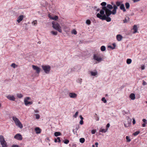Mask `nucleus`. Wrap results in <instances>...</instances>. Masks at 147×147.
Masks as SVG:
<instances>
[{"label": "nucleus", "mask_w": 147, "mask_h": 147, "mask_svg": "<svg viewBox=\"0 0 147 147\" xmlns=\"http://www.w3.org/2000/svg\"><path fill=\"white\" fill-rule=\"evenodd\" d=\"M93 59L99 62H101L102 60V58L99 57L98 55L96 54H94Z\"/></svg>", "instance_id": "6"}, {"label": "nucleus", "mask_w": 147, "mask_h": 147, "mask_svg": "<svg viewBox=\"0 0 147 147\" xmlns=\"http://www.w3.org/2000/svg\"><path fill=\"white\" fill-rule=\"evenodd\" d=\"M95 145L96 146V147H98V142H96L95 143Z\"/></svg>", "instance_id": "59"}, {"label": "nucleus", "mask_w": 147, "mask_h": 147, "mask_svg": "<svg viewBox=\"0 0 147 147\" xmlns=\"http://www.w3.org/2000/svg\"><path fill=\"white\" fill-rule=\"evenodd\" d=\"M80 118L81 119V120H83L84 119L83 117H82V115H80Z\"/></svg>", "instance_id": "56"}, {"label": "nucleus", "mask_w": 147, "mask_h": 147, "mask_svg": "<svg viewBox=\"0 0 147 147\" xmlns=\"http://www.w3.org/2000/svg\"><path fill=\"white\" fill-rule=\"evenodd\" d=\"M107 129H102L100 130L99 132H101L103 133H105L107 131Z\"/></svg>", "instance_id": "26"}, {"label": "nucleus", "mask_w": 147, "mask_h": 147, "mask_svg": "<svg viewBox=\"0 0 147 147\" xmlns=\"http://www.w3.org/2000/svg\"><path fill=\"white\" fill-rule=\"evenodd\" d=\"M82 80L81 78H78L76 80V81L77 82L80 83V84H81L82 82Z\"/></svg>", "instance_id": "33"}, {"label": "nucleus", "mask_w": 147, "mask_h": 147, "mask_svg": "<svg viewBox=\"0 0 147 147\" xmlns=\"http://www.w3.org/2000/svg\"><path fill=\"white\" fill-rule=\"evenodd\" d=\"M30 99L29 97H27L24 100V102L25 105L26 106H28L29 105H31L32 104L33 102H30L28 101V100Z\"/></svg>", "instance_id": "7"}, {"label": "nucleus", "mask_w": 147, "mask_h": 147, "mask_svg": "<svg viewBox=\"0 0 147 147\" xmlns=\"http://www.w3.org/2000/svg\"><path fill=\"white\" fill-rule=\"evenodd\" d=\"M35 130L37 134H40L41 132V129L38 127H36L35 129Z\"/></svg>", "instance_id": "15"}, {"label": "nucleus", "mask_w": 147, "mask_h": 147, "mask_svg": "<svg viewBox=\"0 0 147 147\" xmlns=\"http://www.w3.org/2000/svg\"><path fill=\"white\" fill-rule=\"evenodd\" d=\"M131 62L132 60L131 59H127L126 60V63L128 64H130L131 63Z\"/></svg>", "instance_id": "27"}, {"label": "nucleus", "mask_w": 147, "mask_h": 147, "mask_svg": "<svg viewBox=\"0 0 147 147\" xmlns=\"http://www.w3.org/2000/svg\"><path fill=\"white\" fill-rule=\"evenodd\" d=\"M106 7L107 8H108V9L110 10L112 9L113 8V7L112 6V5L111 4H107Z\"/></svg>", "instance_id": "21"}, {"label": "nucleus", "mask_w": 147, "mask_h": 147, "mask_svg": "<svg viewBox=\"0 0 147 147\" xmlns=\"http://www.w3.org/2000/svg\"><path fill=\"white\" fill-rule=\"evenodd\" d=\"M34 111L35 113H38L39 111L37 110H34Z\"/></svg>", "instance_id": "58"}, {"label": "nucleus", "mask_w": 147, "mask_h": 147, "mask_svg": "<svg viewBox=\"0 0 147 147\" xmlns=\"http://www.w3.org/2000/svg\"><path fill=\"white\" fill-rule=\"evenodd\" d=\"M124 126L125 127H127L129 126V124H126L124 123Z\"/></svg>", "instance_id": "48"}, {"label": "nucleus", "mask_w": 147, "mask_h": 147, "mask_svg": "<svg viewBox=\"0 0 147 147\" xmlns=\"http://www.w3.org/2000/svg\"><path fill=\"white\" fill-rule=\"evenodd\" d=\"M144 123H147V120L145 119H142Z\"/></svg>", "instance_id": "52"}, {"label": "nucleus", "mask_w": 147, "mask_h": 147, "mask_svg": "<svg viewBox=\"0 0 147 147\" xmlns=\"http://www.w3.org/2000/svg\"><path fill=\"white\" fill-rule=\"evenodd\" d=\"M125 6L127 9H128L130 7V4L128 2H126L125 3Z\"/></svg>", "instance_id": "25"}, {"label": "nucleus", "mask_w": 147, "mask_h": 147, "mask_svg": "<svg viewBox=\"0 0 147 147\" xmlns=\"http://www.w3.org/2000/svg\"><path fill=\"white\" fill-rule=\"evenodd\" d=\"M63 142L65 144H67L69 143V141L68 140L66 139L64 140Z\"/></svg>", "instance_id": "38"}, {"label": "nucleus", "mask_w": 147, "mask_h": 147, "mask_svg": "<svg viewBox=\"0 0 147 147\" xmlns=\"http://www.w3.org/2000/svg\"><path fill=\"white\" fill-rule=\"evenodd\" d=\"M107 5V3L106 2H103L101 3L100 5L102 6V7H106V5Z\"/></svg>", "instance_id": "34"}, {"label": "nucleus", "mask_w": 147, "mask_h": 147, "mask_svg": "<svg viewBox=\"0 0 147 147\" xmlns=\"http://www.w3.org/2000/svg\"><path fill=\"white\" fill-rule=\"evenodd\" d=\"M14 138L18 140H22V137L21 135L19 134H17L14 136Z\"/></svg>", "instance_id": "10"}, {"label": "nucleus", "mask_w": 147, "mask_h": 147, "mask_svg": "<svg viewBox=\"0 0 147 147\" xmlns=\"http://www.w3.org/2000/svg\"><path fill=\"white\" fill-rule=\"evenodd\" d=\"M86 23L87 24H88V25H89L91 23V21H90V20H87L86 21Z\"/></svg>", "instance_id": "36"}, {"label": "nucleus", "mask_w": 147, "mask_h": 147, "mask_svg": "<svg viewBox=\"0 0 147 147\" xmlns=\"http://www.w3.org/2000/svg\"><path fill=\"white\" fill-rule=\"evenodd\" d=\"M108 47L109 48H111V49H114V47H112L111 46H108Z\"/></svg>", "instance_id": "55"}, {"label": "nucleus", "mask_w": 147, "mask_h": 147, "mask_svg": "<svg viewBox=\"0 0 147 147\" xmlns=\"http://www.w3.org/2000/svg\"><path fill=\"white\" fill-rule=\"evenodd\" d=\"M79 126L78 125V126H76V129L77 130L79 128Z\"/></svg>", "instance_id": "54"}, {"label": "nucleus", "mask_w": 147, "mask_h": 147, "mask_svg": "<svg viewBox=\"0 0 147 147\" xmlns=\"http://www.w3.org/2000/svg\"><path fill=\"white\" fill-rule=\"evenodd\" d=\"M141 69H144V66H142L141 67Z\"/></svg>", "instance_id": "64"}, {"label": "nucleus", "mask_w": 147, "mask_h": 147, "mask_svg": "<svg viewBox=\"0 0 147 147\" xmlns=\"http://www.w3.org/2000/svg\"><path fill=\"white\" fill-rule=\"evenodd\" d=\"M84 123L83 121V120H81L80 121V123L81 125L83 124Z\"/></svg>", "instance_id": "50"}, {"label": "nucleus", "mask_w": 147, "mask_h": 147, "mask_svg": "<svg viewBox=\"0 0 147 147\" xmlns=\"http://www.w3.org/2000/svg\"><path fill=\"white\" fill-rule=\"evenodd\" d=\"M17 97L19 98H21L23 97V95L21 94H18L17 95Z\"/></svg>", "instance_id": "35"}, {"label": "nucleus", "mask_w": 147, "mask_h": 147, "mask_svg": "<svg viewBox=\"0 0 147 147\" xmlns=\"http://www.w3.org/2000/svg\"><path fill=\"white\" fill-rule=\"evenodd\" d=\"M85 140L84 138H81L80 139V142L82 143H84Z\"/></svg>", "instance_id": "31"}, {"label": "nucleus", "mask_w": 147, "mask_h": 147, "mask_svg": "<svg viewBox=\"0 0 147 147\" xmlns=\"http://www.w3.org/2000/svg\"><path fill=\"white\" fill-rule=\"evenodd\" d=\"M1 144L2 145V147H7V144L5 141L4 142H1Z\"/></svg>", "instance_id": "17"}, {"label": "nucleus", "mask_w": 147, "mask_h": 147, "mask_svg": "<svg viewBox=\"0 0 147 147\" xmlns=\"http://www.w3.org/2000/svg\"><path fill=\"white\" fill-rule=\"evenodd\" d=\"M120 8L121 10H123V12H125L126 11V10L125 8L124 5L122 3V4L120 6Z\"/></svg>", "instance_id": "16"}, {"label": "nucleus", "mask_w": 147, "mask_h": 147, "mask_svg": "<svg viewBox=\"0 0 147 147\" xmlns=\"http://www.w3.org/2000/svg\"><path fill=\"white\" fill-rule=\"evenodd\" d=\"M100 50L102 51H105L106 50V47L104 46H102L100 47Z\"/></svg>", "instance_id": "28"}, {"label": "nucleus", "mask_w": 147, "mask_h": 147, "mask_svg": "<svg viewBox=\"0 0 147 147\" xmlns=\"http://www.w3.org/2000/svg\"><path fill=\"white\" fill-rule=\"evenodd\" d=\"M112 45L113 46V47H114V49L116 47V44L115 43H113Z\"/></svg>", "instance_id": "57"}, {"label": "nucleus", "mask_w": 147, "mask_h": 147, "mask_svg": "<svg viewBox=\"0 0 147 147\" xmlns=\"http://www.w3.org/2000/svg\"><path fill=\"white\" fill-rule=\"evenodd\" d=\"M11 147H19V146L17 145H13Z\"/></svg>", "instance_id": "49"}, {"label": "nucleus", "mask_w": 147, "mask_h": 147, "mask_svg": "<svg viewBox=\"0 0 147 147\" xmlns=\"http://www.w3.org/2000/svg\"><path fill=\"white\" fill-rule=\"evenodd\" d=\"M110 126V124L109 123H107V125H106V128H107L106 129L107 130H108V128Z\"/></svg>", "instance_id": "46"}, {"label": "nucleus", "mask_w": 147, "mask_h": 147, "mask_svg": "<svg viewBox=\"0 0 147 147\" xmlns=\"http://www.w3.org/2000/svg\"><path fill=\"white\" fill-rule=\"evenodd\" d=\"M5 139L4 137L2 135H0V142H5Z\"/></svg>", "instance_id": "22"}, {"label": "nucleus", "mask_w": 147, "mask_h": 147, "mask_svg": "<svg viewBox=\"0 0 147 147\" xmlns=\"http://www.w3.org/2000/svg\"><path fill=\"white\" fill-rule=\"evenodd\" d=\"M132 123L133 124H134L136 123V121L134 119H133Z\"/></svg>", "instance_id": "53"}, {"label": "nucleus", "mask_w": 147, "mask_h": 147, "mask_svg": "<svg viewBox=\"0 0 147 147\" xmlns=\"http://www.w3.org/2000/svg\"><path fill=\"white\" fill-rule=\"evenodd\" d=\"M24 16L23 15L20 16L18 18L17 21L18 23H20L23 20Z\"/></svg>", "instance_id": "13"}, {"label": "nucleus", "mask_w": 147, "mask_h": 147, "mask_svg": "<svg viewBox=\"0 0 147 147\" xmlns=\"http://www.w3.org/2000/svg\"><path fill=\"white\" fill-rule=\"evenodd\" d=\"M96 16L97 18L100 19L102 20H106L107 22H110L111 21V18L109 16H107L106 15L102 16L99 13H98L97 14Z\"/></svg>", "instance_id": "2"}, {"label": "nucleus", "mask_w": 147, "mask_h": 147, "mask_svg": "<svg viewBox=\"0 0 147 147\" xmlns=\"http://www.w3.org/2000/svg\"><path fill=\"white\" fill-rule=\"evenodd\" d=\"M42 69L45 73L49 74L51 69V66L49 65H42Z\"/></svg>", "instance_id": "5"}, {"label": "nucleus", "mask_w": 147, "mask_h": 147, "mask_svg": "<svg viewBox=\"0 0 147 147\" xmlns=\"http://www.w3.org/2000/svg\"><path fill=\"white\" fill-rule=\"evenodd\" d=\"M140 133L139 131H137L135 132L133 134V135L134 136H136L138 135Z\"/></svg>", "instance_id": "30"}, {"label": "nucleus", "mask_w": 147, "mask_h": 147, "mask_svg": "<svg viewBox=\"0 0 147 147\" xmlns=\"http://www.w3.org/2000/svg\"><path fill=\"white\" fill-rule=\"evenodd\" d=\"M137 26L136 25H135L133 28V30H134V33H135L137 32Z\"/></svg>", "instance_id": "19"}, {"label": "nucleus", "mask_w": 147, "mask_h": 147, "mask_svg": "<svg viewBox=\"0 0 147 147\" xmlns=\"http://www.w3.org/2000/svg\"><path fill=\"white\" fill-rule=\"evenodd\" d=\"M146 82L144 80H143L142 84L143 86L146 85Z\"/></svg>", "instance_id": "51"}, {"label": "nucleus", "mask_w": 147, "mask_h": 147, "mask_svg": "<svg viewBox=\"0 0 147 147\" xmlns=\"http://www.w3.org/2000/svg\"><path fill=\"white\" fill-rule=\"evenodd\" d=\"M32 24H33L35 25L36 24H37V21L36 20H35L34 21H33L32 23Z\"/></svg>", "instance_id": "45"}, {"label": "nucleus", "mask_w": 147, "mask_h": 147, "mask_svg": "<svg viewBox=\"0 0 147 147\" xmlns=\"http://www.w3.org/2000/svg\"><path fill=\"white\" fill-rule=\"evenodd\" d=\"M12 119L14 121L16 126H17L21 129L22 128V125L18 119L16 117H12Z\"/></svg>", "instance_id": "4"}, {"label": "nucleus", "mask_w": 147, "mask_h": 147, "mask_svg": "<svg viewBox=\"0 0 147 147\" xmlns=\"http://www.w3.org/2000/svg\"><path fill=\"white\" fill-rule=\"evenodd\" d=\"M51 33H52L54 35H57V32L56 31H52L51 32Z\"/></svg>", "instance_id": "37"}, {"label": "nucleus", "mask_w": 147, "mask_h": 147, "mask_svg": "<svg viewBox=\"0 0 147 147\" xmlns=\"http://www.w3.org/2000/svg\"><path fill=\"white\" fill-rule=\"evenodd\" d=\"M78 111L76 112L75 115H74V117L75 118H76L78 115Z\"/></svg>", "instance_id": "43"}, {"label": "nucleus", "mask_w": 147, "mask_h": 147, "mask_svg": "<svg viewBox=\"0 0 147 147\" xmlns=\"http://www.w3.org/2000/svg\"><path fill=\"white\" fill-rule=\"evenodd\" d=\"M129 98L132 100H134L135 98V94L134 93H131L129 96Z\"/></svg>", "instance_id": "18"}, {"label": "nucleus", "mask_w": 147, "mask_h": 147, "mask_svg": "<svg viewBox=\"0 0 147 147\" xmlns=\"http://www.w3.org/2000/svg\"><path fill=\"white\" fill-rule=\"evenodd\" d=\"M52 27L53 28L57 30L60 33L62 32V31L61 29V27L59 24L57 23H55L53 22H52Z\"/></svg>", "instance_id": "3"}, {"label": "nucleus", "mask_w": 147, "mask_h": 147, "mask_svg": "<svg viewBox=\"0 0 147 147\" xmlns=\"http://www.w3.org/2000/svg\"><path fill=\"white\" fill-rule=\"evenodd\" d=\"M61 134L60 132H55L54 133V135L55 136L57 137L60 136Z\"/></svg>", "instance_id": "24"}, {"label": "nucleus", "mask_w": 147, "mask_h": 147, "mask_svg": "<svg viewBox=\"0 0 147 147\" xmlns=\"http://www.w3.org/2000/svg\"><path fill=\"white\" fill-rule=\"evenodd\" d=\"M122 2L119 1H117L116 2V5H113V9L115 8L116 9V12H117V10L118 8V7L120 6L122 4Z\"/></svg>", "instance_id": "8"}, {"label": "nucleus", "mask_w": 147, "mask_h": 147, "mask_svg": "<svg viewBox=\"0 0 147 147\" xmlns=\"http://www.w3.org/2000/svg\"><path fill=\"white\" fill-rule=\"evenodd\" d=\"M126 139L127 142H129L131 141V139L128 136H126Z\"/></svg>", "instance_id": "32"}, {"label": "nucleus", "mask_w": 147, "mask_h": 147, "mask_svg": "<svg viewBox=\"0 0 147 147\" xmlns=\"http://www.w3.org/2000/svg\"><path fill=\"white\" fill-rule=\"evenodd\" d=\"M49 17L51 19L57 20L58 19V17L57 16H55L53 17H51V16L49 15Z\"/></svg>", "instance_id": "20"}, {"label": "nucleus", "mask_w": 147, "mask_h": 147, "mask_svg": "<svg viewBox=\"0 0 147 147\" xmlns=\"http://www.w3.org/2000/svg\"><path fill=\"white\" fill-rule=\"evenodd\" d=\"M90 73L92 76H95L97 75V72L96 71L94 72L91 71L90 72Z\"/></svg>", "instance_id": "23"}, {"label": "nucleus", "mask_w": 147, "mask_h": 147, "mask_svg": "<svg viewBox=\"0 0 147 147\" xmlns=\"http://www.w3.org/2000/svg\"><path fill=\"white\" fill-rule=\"evenodd\" d=\"M101 100L102 101H103L104 103H106L107 102V100L105 99V97H102L101 99Z\"/></svg>", "instance_id": "40"}, {"label": "nucleus", "mask_w": 147, "mask_h": 147, "mask_svg": "<svg viewBox=\"0 0 147 147\" xmlns=\"http://www.w3.org/2000/svg\"><path fill=\"white\" fill-rule=\"evenodd\" d=\"M128 20L126 18H125L124 20H123V22L124 23L127 22L128 21H129V18L128 17H127Z\"/></svg>", "instance_id": "29"}, {"label": "nucleus", "mask_w": 147, "mask_h": 147, "mask_svg": "<svg viewBox=\"0 0 147 147\" xmlns=\"http://www.w3.org/2000/svg\"><path fill=\"white\" fill-rule=\"evenodd\" d=\"M17 66V65H16L15 63H12L11 65V66L13 68H16V67Z\"/></svg>", "instance_id": "39"}, {"label": "nucleus", "mask_w": 147, "mask_h": 147, "mask_svg": "<svg viewBox=\"0 0 147 147\" xmlns=\"http://www.w3.org/2000/svg\"><path fill=\"white\" fill-rule=\"evenodd\" d=\"M7 97L10 100L14 101L15 100V98L13 96L9 95L7 96Z\"/></svg>", "instance_id": "12"}, {"label": "nucleus", "mask_w": 147, "mask_h": 147, "mask_svg": "<svg viewBox=\"0 0 147 147\" xmlns=\"http://www.w3.org/2000/svg\"><path fill=\"white\" fill-rule=\"evenodd\" d=\"M92 7L94 8V9H95L97 8V7L96 6H94V7Z\"/></svg>", "instance_id": "62"}, {"label": "nucleus", "mask_w": 147, "mask_h": 147, "mask_svg": "<svg viewBox=\"0 0 147 147\" xmlns=\"http://www.w3.org/2000/svg\"><path fill=\"white\" fill-rule=\"evenodd\" d=\"M69 96L72 98H76L77 96V94L75 93L70 92L69 94Z\"/></svg>", "instance_id": "11"}, {"label": "nucleus", "mask_w": 147, "mask_h": 147, "mask_svg": "<svg viewBox=\"0 0 147 147\" xmlns=\"http://www.w3.org/2000/svg\"><path fill=\"white\" fill-rule=\"evenodd\" d=\"M96 132V131L95 130L93 129L91 131V133L92 134H95Z\"/></svg>", "instance_id": "44"}, {"label": "nucleus", "mask_w": 147, "mask_h": 147, "mask_svg": "<svg viewBox=\"0 0 147 147\" xmlns=\"http://www.w3.org/2000/svg\"><path fill=\"white\" fill-rule=\"evenodd\" d=\"M72 33L74 34H77V32L76 30L74 29L72 31Z\"/></svg>", "instance_id": "41"}, {"label": "nucleus", "mask_w": 147, "mask_h": 147, "mask_svg": "<svg viewBox=\"0 0 147 147\" xmlns=\"http://www.w3.org/2000/svg\"><path fill=\"white\" fill-rule=\"evenodd\" d=\"M142 126L143 127H145L146 126V124L145 123H143L142 124Z\"/></svg>", "instance_id": "60"}, {"label": "nucleus", "mask_w": 147, "mask_h": 147, "mask_svg": "<svg viewBox=\"0 0 147 147\" xmlns=\"http://www.w3.org/2000/svg\"><path fill=\"white\" fill-rule=\"evenodd\" d=\"M57 140H58V142L59 143L60 142H61V140L60 139V138L59 137H58L57 138Z\"/></svg>", "instance_id": "47"}, {"label": "nucleus", "mask_w": 147, "mask_h": 147, "mask_svg": "<svg viewBox=\"0 0 147 147\" xmlns=\"http://www.w3.org/2000/svg\"><path fill=\"white\" fill-rule=\"evenodd\" d=\"M114 8L112 11L107 8L106 7H102V9L100 11V14L102 16L106 15L107 16H109L111 14L115 15L116 12V9Z\"/></svg>", "instance_id": "1"}, {"label": "nucleus", "mask_w": 147, "mask_h": 147, "mask_svg": "<svg viewBox=\"0 0 147 147\" xmlns=\"http://www.w3.org/2000/svg\"><path fill=\"white\" fill-rule=\"evenodd\" d=\"M122 36L120 34H118L117 35L116 38L118 41H121L122 38Z\"/></svg>", "instance_id": "14"}, {"label": "nucleus", "mask_w": 147, "mask_h": 147, "mask_svg": "<svg viewBox=\"0 0 147 147\" xmlns=\"http://www.w3.org/2000/svg\"><path fill=\"white\" fill-rule=\"evenodd\" d=\"M54 142H58V141H57V139H55V140H54Z\"/></svg>", "instance_id": "63"}, {"label": "nucleus", "mask_w": 147, "mask_h": 147, "mask_svg": "<svg viewBox=\"0 0 147 147\" xmlns=\"http://www.w3.org/2000/svg\"><path fill=\"white\" fill-rule=\"evenodd\" d=\"M32 67L34 70L36 71L37 74H39L40 72V69L39 67L36 65H32Z\"/></svg>", "instance_id": "9"}, {"label": "nucleus", "mask_w": 147, "mask_h": 147, "mask_svg": "<svg viewBox=\"0 0 147 147\" xmlns=\"http://www.w3.org/2000/svg\"><path fill=\"white\" fill-rule=\"evenodd\" d=\"M111 4L113 5V6L114 5H115V4L114 2H111Z\"/></svg>", "instance_id": "61"}, {"label": "nucleus", "mask_w": 147, "mask_h": 147, "mask_svg": "<svg viewBox=\"0 0 147 147\" xmlns=\"http://www.w3.org/2000/svg\"><path fill=\"white\" fill-rule=\"evenodd\" d=\"M36 116V119H39L40 118V116L38 114H36L35 115Z\"/></svg>", "instance_id": "42"}]
</instances>
